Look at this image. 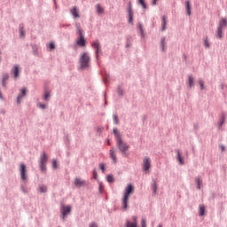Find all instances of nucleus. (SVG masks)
I'll list each match as a JSON object with an SVG mask.
<instances>
[{
  "label": "nucleus",
  "mask_w": 227,
  "mask_h": 227,
  "mask_svg": "<svg viewBox=\"0 0 227 227\" xmlns=\"http://www.w3.org/2000/svg\"><path fill=\"white\" fill-rule=\"evenodd\" d=\"M130 194H134V186L129 184L125 188L124 196L122 198V208H124V210L129 208V198L130 197Z\"/></svg>",
  "instance_id": "nucleus-1"
},
{
  "label": "nucleus",
  "mask_w": 227,
  "mask_h": 227,
  "mask_svg": "<svg viewBox=\"0 0 227 227\" xmlns=\"http://www.w3.org/2000/svg\"><path fill=\"white\" fill-rule=\"evenodd\" d=\"M75 27L79 35V38L77 40V45H80V47H84L86 45V40H84V34H82V28L81 27V24L76 23Z\"/></svg>",
  "instance_id": "nucleus-2"
},
{
  "label": "nucleus",
  "mask_w": 227,
  "mask_h": 227,
  "mask_svg": "<svg viewBox=\"0 0 227 227\" xmlns=\"http://www.w3.org/2000/svg\"><path fill=\"white\" fill-rule=\"evenodd\" d=\"M91 59L88 53H82L80 57V67L81 68H88L90 67V63Z\"/></svg>",
  "instance_id": "nucleus-3"
},
{
  "label": "nucleus",
  "mask_w": 227,
  "mask_h": 227,
  "mask_svg": "<svg viewBox=\"0 0 227 227\" xmlns=\"http://www.w3.org/2000/svg\"><path fill=\"white\" fill-rule=\"evenodd\" d=\"M227 26V20L225 18H223L220 21H219V26L217 28V38H223V29H224V27H226Z\"/></svg>",
  "instance_id": "nucleus-4"
},
{
  "label": "nucleus",
  "mask_w": 227,
  "mask_h": 227,
  "mask_svg": "<svg viewBox=\"0 0 227 227\" xmlns=\"http://www.w3.org/2000/svg\"><path fill=\"white\" fill-rule=\"evenodd\" d=\"M117 146H118L119 150H121L122 152V153H125V152H127V150H129V145L127 144L123 143V141H121V136H118Z\"/></svg>",
  "instance_id": "nucleus-5"
},
{
  "label": "nucleus",
  "mask_w": 227,
  "mask_h": 227,
  "mask_svg": "<svg viewBox=\"0 0 227 227\" xmlns=\"http://www.w3.org/2000/svg\"><path fill=\"white\" fill-rule=\"evenodd\" d=\"M150 168H152V160L150 157H145L143 159L142 169L143 171H150Z\"/></svg>",
  "instance_id": "nucleus-6"
},
{
  "label": "nucleus",
  "mask_w": 227,
  "mask_h": 227,
  "mask_svg": "<svg viewBox=\"0 0 227 227\" xmlns=\"http://www.w3.org/2000/svg\"><path fill=\"white\" fill-rule=\"evenodd\" d=\"M92 47L96 50L97 58H98V54L102 52V48L98 40H95L92 42Z\"/></svg>",
  "instance_id": "nucleus-7"
},
{
  "label": "nucleus",
  "mask_w": 227,
  "mask_h": 227,
  "mask_svg": "<svg viewBox=\"0 0 227 227\" xmlns=\"http://www.w3.org/2000/svg\"><path fill=\"white\" fill-rule=\"evenodd\" d=\"M20 171L21 175V180H27V171L26 170V165L21 163Z\"/></svg>",
  "instance_id": "nucleus-8"
},
{
  "label": "nucleus",
  "mask_w": 227,
  "mask_h": 227,
  "mask_svg": "<svg viewBox=\"0 0 227 227\" xmlns=\"http://www.w3.org/2000/svg\"><path fill=\"white\" fill-rule=\"evenodd\" d=\"M61 212H62L63 218H65V217H67V215H68V214H70V212H72V207L62 206Z\"/></svg>",
  "instance_id": "nucleus-9"
},
{
  "label": "nucleus",
  "mask_w": 227,
  "mask_h": 227,
  "mask_svg": "<svg viewBox=\"0 0 227 227\" xmlns=\"http://www.w3.org/2000/svg\"><path fill=\"white\" fill-rule=\"evenodd\" d=\"M132 221H133V223L130 221H127L126 227H137V216L133 215Z\"/></svg>",
  "instance_id": "nucleus-10"
},
{
  "label": "nucleus",
  "mask_w": 227,
  "mask_h": 227,
  "mask_svg": "<svg viewBox=\"0 0 227 227\" xmlns=\"http://www.w3.org/2000/svg\"><path fill=\"white\" fill-rule=\"evenodd\" d=\"M74 185L76 187H84V185H86V181H84L81 178H75L74 179Z\"/></svg>",
  "instance_id": "nucleus-11"
},
{
  "label": "nucleus",
  "mask_w": 227,
  "mask_h": 227,
  "mask_svg": "<svg viewBox=\"0 0 227 227\" xmlns=\"http://www.w3.org/2000/svg\"><path fill=\"white\" fill-rule=\"evenodd\" d=\"M167 25H168V16H163L161 20V31H166Z\"/></svg>",
  "instance_id": "nucleus-12"
},
{
  "label": "nucleus",
  "mask_w": 227,
  "mask_h": 227,
  "mask_svg": "<svg viewBox=\"0 0 227 227\" xmlns=\"http://www.w3.org/2000/svg\"><path fill=\"white\" fill-rule=\"evenodd\" d=\"M49 158L47 157V153L43 152L41 155L40 164H47V160Z\"/></svg>",
  "instance_id": "nucleus-13"
},
{
  "label": "nucleus",
  "mask_w": 227,
  "mask_h": 227,
  "mask_svg": "<svg viewBox=\"0 0 227 227\" xmlns=\"http://www.w3.org/2000/svg\"><path fill=\"white\" fill-rule=\"evenodd\" d=\"M71 13L74 17V19H79V10H77V7L74 6L71 10Z\"/></svg>",
  "instance_id": "nucleus-14"
},
{
  "label": "nucleus",
  "mask_w": 227,
  "mask_h": 227,
  "mask_svg": "<svg viewBox=\"0 0 227 227\" xmlns=\"http://www.w3.org/2000/svg\"><path fill=\"white\" fill-rule=\"evenodd\" d=\"M19 71H20L19 66H17V65L13 66L12 73L13 74L15 79H17V77H19Z\"/></svg>",
  "instance_id": "nucleus-15"
},
{
  "label": "nucleus",
  "mask_w": 227,
  "mask_h": 227,
  "mask_svg": "<svg viewBox=\"0 0 227 227\" xmlns=\"http://www.w3.org/2000/svg\"><path fill=\"white\" fill-rule=\"evenodd\" d=\"M8 79H10V76L8 75V74H4L3 75V80H2V86H4V88H6V81H8Z\"/></svg>",
  "instance_id": "nucleus-16"
},
{
  "label": "nucleus",
  "mask_w": 227,
  "mask_h": 227,
  "mask_svg": "<svg viewBox=\"0 0 227 227\" xmlns=\"http://www.w3.org/2000/svg\"><path fill=\"white\" fill-rule=\"evenodd\" d=\"M22 97H26V89H22L21 95L18 96L17 98L18 104H20V101L22 100Z\"/></svg>",
  "instance_id": "nucleus-17"
},
{
  "label": "nucleus",
  "mask_w": 227,
  "mask_h": 227,
  "mask_svg": "<svg viewBox=\"0 0 227 227\" xmlns=\"http://www.w3.org/2000/svg\"><path fill=\"white\" fill-rule=\"evenodd\" d=\"M185 7L187 11V15H191V1L189 0L185 1Z\"/></svg>",
  "instance_id": "nucleus-18"
},
{
  "label": "nucleus",
  "mask_w": 227,
  "mask_h": 227,
  "mask_svg": "<svg viewBox=\"0 0 227 227\" xmlns=\"http://www.w3.org/2000/svg\"><path fill=\"white\" fill-rule=\"evenodd\" d=\"M160 47L161 51L164 52V51H166V37L161 38Z\"/></svg>",
  "instance_id": "nucleus-19"
},
{
  "label": "nucleus",
  "mask_w": 227,
  "mask_h": 227,
  "mask_svg": "<svg viewBox=\"0 0 227 227\" xmlns=\"http://www.w3.org/2000/svg\"><path fill=\"white\" fill-rule=\"evenodd\" d=\"M177 160L181 166L184 165V158L182 157L180 151H177Z\"/></svg>",
  "instance_id": "nucleus-20"
},
{
  "label": "nucleus",
  "mask_w": 227,
  "mask_h": 227,
  "mask_svg": "<svg viewBox=\"0 0 227 227\" xmlns=\"http://www.w3.org/2000/svg\"><path fill=\"white\" fill-rule=\"evenodd\" d=\"M110 157L113 159L114 162H116V153H114V149L110 150Z\"/></svg>",
  "instance_id": "nucleus-21"
},
{
  "label": "nucleus",
  "mask_w": 227,
  "mask_h": 227,
  "mask_svg": "<svg viewBox=\"0 0 227 227\" xmlns=\"http://www.w3.org/2000/svg\"><path fill=\"white\" fill-rule=\"evenodd\" d=\"M196 184H197V189H201V184H203V181L201 180V178L197 177L196 178Z\"/></svg>",
  "instance_id": "nucleus-22"
},
{
  "label": "nucleus",
  "mask_w": 227,
  "mask_h": 227,
  "mask_svg": "<svg viewBox=\"0 0 227 227\" xmlns=\"http://www.w3.org/2000/svg\"><path fill=\"white\" fill-rule=\"evenodd\" d=\"M188 84H189L190 88L194 86V78L192 76H189Z\"/></svg>",
  "instance_id": "nucleus-23"
},
{
  "label": "nucleus",
  "mask_w": 227,
  "mask_h": 227,
  "mask_svg": "<svg viewBox=\"0 0 227 227\" xmlns=\"http://www.w3.org/2000/svg\"><path fill=\"white\" fill-rule=\"evenodd\" d=\"M43 98H44V100L49 101V99L51 98V92L48 90H45Z\"/></svg>",
  "instance_id": "nucleus-24"
},
{
  "label": "nucleus",
  "mask_w": 227,
  "mask_h": 227,
  "mask_svg": "<svg viewBox=\"0 0 227 227\" xmlns=\"http://www.w3.org/2000/svg\"><path fill=\"white\" fill-rule=\"evenodd\" d=\"M96 9H97V12H98V13H104V9H103L102 5H100V4H98L96 5Z\"/></svg>",
  "instance_id": "nucleus-25"
},
{
  "label": "nucleus",
  "mask_w": 227,
  "mask_h": 227,
  "mask_svg": "<svg viewBox=\"0 0 227 227\" xmlns=\"http://www.w3.org/2000/svg\"><path fill=\"white\" fill-rule=\"evenodd\" d=\"M138 4L144 8V10H146V3H145V0H138Z\"/></svg>",
  "instance_id": "nucleus-26"
},
{
  "label": "nucleus",
  "mask_w": 227,
  "mask_h": 227,
  "mask_svg": "<svg viewBox=\"0 0 227 227\" xmlns=\"http://www.w3.org/2000/svg\"><path fill=\"white\" fill-rule=\"evenodd\" d=\"M106 180L107 182L112 183V182H114V177L113 176V175H108L106 176Z\"/></svg>",
  "instance_id": "nucleus-27"
},
{
  "label": "nucleus",
  "mask_w": 227,
  "mask_h": 227,
  "mask_svg": "<svg viewBox=\"0 0 227 227\" xmlns=\"http://www.w3.org/2000/svg\"><path fill=\"white\" fill-rule=\"evenodd\" d=\"M205 214V207L203 205L200 206V215H203Z\"/></svg>",
  "instance_id": "nucleus-28"
},
{
  "label": "nucleus",
  "mask_w": 227,
  "mask_h": 227,
  "mask_svg": "<svg viewBox=\"0 0 227 227\" xmlns=\"http://www.w3.org/2000/svg\"><path fill=\"white\" fill-rule=\"evenodd\" d=\"M152 189H153V192H154V194H157V183L155 182L153 183Z\"/></svg>",
  "instance_id": "nucleus-29"
},
{
  "label": "nucleus",
  "mask_w": 227,
  "mask_h": 227,
  "mask_svg": "<svg viewBox=\"0 0 227 227\" xmlns=\"http://www.w3.org/2000/svg\"><path fill=\"white\" fill-rule=\"evenodd\" d=\"M20 36L22 37L26 36V34L24 33V27L22 26L20 27Z\"/></svg>",
  "instance_id": "nucleus-30"
},
{
  "label": "nucleus",
  "mask_w": 227,
  "mask_h": 227,
  "mask_svg": "<svg viewBox=\"0 0 227 227\" xmlns=\"http://www.w3.org/2000/svg\"><path fill=\"white\" fill-rule=\"evenodd\" d=\"M204 45L205 47H207V49H208V47H210V43H208V38H205L204 39Z\"/></svg>",
  "instance_id": "nucleus-31"
},
{
  "label": "nucleus",
  "mask_w": 227,
  "mask_h": 227,
  "mask_svg": "<svg viewBox=\"0 0 227 227\" xmlns=\"http://www.w3.org/2000/svg\"><path fill=\"white\" fill-rule=\"evenodd\" d=\"M224 121H226V116L223 115L219 122V127H223V123H224Z\"/></svg>",
  "instance_id": "nucleus-32"
},
{
  "label": "nucleus",
  "mask_w": 227,
  "mask_h": 227,
  "mask_svg": "<svg viewBox=\"0 0 227 227\" xmlns=\"http://www.w3.org/2000/svg\"><path fill=\"white\" fill-rule=\"evenodd\" d=\"M39 191L40 192H47V186H40Z\"/></svg>",
  "instance_id": "nucleus-33"
},
{
  "label": "nucleus",
  "mask_w": 227,
  "mask_h": 227,
  "mask_svg": "<svg viewBox=\"0 0 227 227\" xmlns=\"http://www.w3.org/2000/svg\"><path fill=\"white\" fill-rule=\"evenodd\" d=\"M199 84L200 86V90H205V83L202 82V80H199Z\"/></svg>",
  "instance_id": "nucleus-34"
},
{
  "label": "nucleus",
  "mask_w": 227,
  "mask_h": 227,
  "mask_svg": "<svg viewBox=\"0 0 227 227\" xmlns=\"http://www.w3.org/2000/svg\"><path fill=\"white\" fill-rule=\"evenodd\" d=\"M114 121L116 125H118V123H120V121L118 120V115L114 114Z\"/></svg>",
  "instance_id": "nucleus-35"
},
{
  "label": "nucleus",
  "mask_w": 227,
  "mask_h": 227,
  "mask_svg": "<svg viewBox=\"0 0 227 227\" xmlns=\"http://www.w3.org/2000/svg\"><path fill=\"white\" fill-rule=\"evenodd\" d=\"M114 134L118 141V136H120V133H118V129L116 128L114 129Z\"/></svg>",
  "instance_id": "nucleus-36"
},
{
  "label": "nucleus",
  "mask_w": 227,
  "mask_h": 227,
  "mask_svg": "<svg viewBox=\"0 0 227 227\" xmlns=\"http://www.w3.org/2000/svg\"><path fill=\"white\" fill-rule=\"evenodd\" d=\"M41 171L45 172L47 171V167L45 164H40Z\"/></svg>",
  "instance_id": "nucleus-37"
},
{
  "label": "nucleus",
  "mask_w": 227,
  "mask_h": 227,
  "mask_svg": "<svg viewBox=\"0 0 227 227\" xmlns=\"http://www.w3.org/2000/svg\"><path fill=\"white\" fill-rule=\"evenodd\" d=\"M99 168H100V169H101L103 172L106 171V165H104V163H100V164H99Z\"/></svg>",
  "instance_id": "nucleus-38"
},
{
  "label": "nucleus",
  "mask_w": 227,
  "mask_h": 227,
  "mask_svg": "<svg viewBox=\"0 0 227 227\" xmlns=\"http://www.w3.org/2000/svg\"><path fill=\"white\" fill-rule=\"evenodd\" d=\"M141 226L142 227H146V219L143 218L141 221Z\"/></svg>",
  "instance_id": "nucleus-39"
},
{
  "label": "nucleus",
  "mask_w": 227,
  "mask_h": 227,
  "mask_svg": "<svg viewBox=\"0 0 227 227\" xmlns=\"http://www.w3.org/2000/svg\"><path fill=\"white\" fill-rule=\"evenodd\" d=\"M129 22H132V11H129Z\"/></svg>",
  "instance_id": "nucleus-40"
},
{
  "label": "nucleus",
  "mask_w": 227,
  "mask_h": 227,
  "mask_svg": "<svg viewBox=\"0 0 227 227\" xmlns=\"http://www.w3.org/2000/svg\"><path fill=\"white\" fill-rule=\"evenodd\" d=\"M52 166L53 168L56 169V168H58V161H56V160H52Z\"/></svg>",
  "instance_id": "nucleus-41"
},
{
  "label": "nucleus",
  "mask_w": 227,
  "mask_h": 227,
  "mask_svg": "<svg viewBox=\"0 0 227 227\" xmlns=\"http://www.w3.org/2000/svg\"><path fill=\"white\" fill-rule=\"evenodd\" d=\"M50 49H51V50L56 49V46L54 45V43H50Z\"/></svg>",
  "instance_id": "nucleus-42"
},
{
  "label": "nucleus",
  "mask_w": 227,
  "mask_h": 227,
  "mask_svg": "<svg viewBox=\"0 0 227 227\" xmlns=\"http://www.w3.org/2000/svg\"><path fill=\"white\" fill-rule=\"evenodd\" d=\"M90 227H98V225H97V223H91L90 224Z\"/></svg>",
  "instance_id": "nucleus-43"
},
{
  "label": "nucleus",
  "mask_w": 227,
  "mask_h": 227,
  "mask_svg": "<svg viewBox=\"0 0 227 227\" xmlns=\"http://www.w3.org/2000/svg\"><path fill=\"white\" fill-rule=\"evenodd\" d=\"M39 107H41V109H45V105L44 104H39Z\"/></svg>",
  "instance_id": "nucleus-44"
},
{
  "label": "nucleus",
  "mask_w": 227,
  "mask_h": 227,
  "mask_svg": "<svg viewBox=\"0 0 227 227\" xmlns=\"http://www.w3.org/2000/svg\"><path fill=\"white\" fill-rule=\"evenodd\" d=\"M157 4V0H153V6H155Z\"/></svg>",
  "instance_id": "nucleus-45"
},
{
  "label": "nucleus",
  "mask_w": 227,
  "mask_h": 227,
  "mask_svg": "<svg viewBox=\"0 0 227 227\" xmlns=\"http://www.w3.org/2000/svg\"><path fill=\"white\" fill-rule=\"evenodd\" d=\"M222 152H224V145H220Z\"/></svg>",
  "instance_id": "nucleus-46"
},
{
  "label": "nucleus",
  "mask_w": 227,
  "mask_h": 227,
  "mask_svg": "<svg viewBox=\"0 0 227 227\" xmlns=\"http://www.w3.org/2000/svg\"><path fill=\"white\" fill-rule=\"evenodd\" d=\"M118 94H119V95H123V91H122V90H119V91H118Z\"/></svg>",
  "instance_id": "nucleus-47"
},
{
  "label": "nucleus",
  "mask_w": 227,
  "mask_h": 227,
  "mask_svg": "<svg viewBox=\"0 0 227 227\" xmlns=\"http://www.w3.org/2000/svg\"><path fill=\"white\" fill-rule=\"evenodd\" d=\"M140 30H141V32L143 33V27H140Z\"/></svg>",
  "instance_id": "nucleus-48"
},
{
  "label": "nucleus",
  "mask_w": 227,
  "mask_h": 227,
  "mask_svg": "<svg viewBox=\"0 0 227 227\" xmlns=\"http://www.w3.org/2000/svg\"><path fill=\"white\" fill-rule=\"evenodd\" d=\"M94 178H97V174L94 173Z\"/></svg>",
  "instance_id": "nucleus-49"
},
{
  "label": "nucleus",
  "mask_w": 227,
  "mask_h": 227,
  "mask_svg": "<svg viewBox=\"0 0 227 227\" xmlns=\"http://www.w3.org/2000/svg\"><path fill=\"white\" fill-rule=\"evenodd\" d=\"M157 227H162V224H159Z\"/></svg>",
  "instance_id": "nucleus-50"
}]
</instances>
